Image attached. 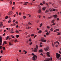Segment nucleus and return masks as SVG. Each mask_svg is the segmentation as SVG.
<instances>
[{
    "label": "nucleus",
    "mask_w": 61,
    "mask_h": 61,
    "mask_svg": "<svg viewBox=\"0 0 61 61\" xmlns=\"http://www.w3.org/2000/svg\"><path fill=\"white\" fill-rule=\"evenodd\" d=\"M37 49H38V46L37 45L36 46V48H34L33 51L34 52H37Z\"/></svg>",
    "instance_id": "obj_1"
},
{
    "label": "nucleus",
    "mask_w": 61,
    "mask_h": 61,
    "mask_svg": "<svg viewBox=\"0 0 61 61\" xmlns=\"http://www.w3.org/2000/svg\"><path fill=\"white\" fill-rule=\"evenodd\" d=\"M37 56L36 55H34L32 58V59L34 61L36 60V58H37Z\"/></svg>",
    "instance_id": "obj_2"
},
{
    "label": "nucleus",
    "mask_w": 61,
    "mask_h": 61,
    "mask_svg": "<svg viewBox=\"0 0 61 61\" xmlns=\"http://www.w3.org/2000/svg\"><path fill=\"white\" fill-rule=\"evenodd\" d=\"M41 40L42 42H46V40H45V38H42L41 39Z\"/></svg>",
    "instance_id": "obj_3"
},
{
    "label": "nucleus",
    "mask_w": 61,
    "mask_h": 61,
    "mask_svg": "<svg viewBox=\"0 0 61 61\" xmlns=\"http://www.w3.org/2000/svg\"><path fill=\"white\" fill-rule=\"evenodd\" d=\"M44 50L45 51H48L49 50V47L48 46H47L46 48H44Z\"/></svg>",
    "instance_id": "obj_4"
},
{
    "label": "nucleus",
    "mask_w": 61,
    "mask_h": 61,
    "mask_svg": "<svg viewBox=\"0 0 61 61\" xmlns=\"http://www.w3.org/2000/svg\"><path fill=\"white\" fill-rule=\"evenodd\" d=\"M56 54V58H59L61 56V55L60 54H58L57 53Z\"/></svg>",
    "instance_id": "obj_5"
},
{
    "label": "nucleus",
    "mask_w": 61,
    "mask_h": 61,
    "mask_svg": "<svg viewBox=\"0 0 61 61\" xmlns=\"http://www.w3.org/2000/svg\"><path fill=\"white\" fill-rule=\"evenodd\" d=\"M2 43V38H1V37L0 36V46H1Z\"/></svg>",
    "instance_id": "obj_6"
},
{
    "label": "nucleus",
    "mask_w": 61,
    "mask_h": 61,
    "mask_svg": "<svg viewBox=\"0 0 61 61\" xmlns=\"http://www.w3.org/2000/svg\"><path fill=\"white\" fill-rule=\"evenodd\" d=\"M46 55H47L48 57H50V52H46Z\"/></svg>",
    "instance_id": "obj_7"
},
{
    "label": "nucleus",
    "mask_w": 61,
    "mask_h": 61,
    "mask_svg": "<svg viewBox=\"0 0 61 61\" xmlns=\"http://www.w3.org/2000/svg\"><path fill=\"white\" fill-rule=\"evenodd\" d=\"M57 15L55 14V15H53V17H54V18L56 19V18L57 17Z\"/></svg>",
    "instance_id": "obj_8"
},
{
    "label": "nucleus",
    "mask_w": 61,
    "mask_h": 61,
    "mask_svg": "<svg viewBox=\"0 0 61 61\" xmlns=\"http://www.w3.org/2000/svg\"><path fill=\"white\" fill-rule=\"evenodd\" d=\"M12 13H13V12L12 11H10L8 13V15H11Z\"/></svg>",
    "instance_id": "obj_9"
},
{
    "label": "nucleus",
    "mask_w": 61,
    "mask_h": 61,
    "mask_svg": "<svg viewBox=\"0 0 61 61\" xmlns=\"http://www.w3.org/2000/svg\"><path fill=\"white\" fill-rule=\"evenodd\" d=\"M50 60V58H47V59H46L44 60L45 61H49Z\"/></svg>",
    "instance_id": "obj_10"
},
{
    "label": "nucleus",
    "mask_w": 61,
    "mask_h": 61,
    "mask_svg": "<svg viewBox=\"0 0 61 61\" xmlns=\"http://www.w3.org/2000/svg\"><path fill=\"white\" fill-rule=\"evenodd\" d=\"M46 9V7H44L42 8V9L43 11H45Z\"/></svg>",
    "instance_id": "obj_11"
},
{
    "label": "nucleus",
    "mask_w": 61,
    "mask_h": 61,
    "mask_svg": "<svg viewBox=\"0 0 61 61\" xmlns=\"http://www.w3.org/2000/svg\"><path fill=\"white\" fill-rule=\"evenodd\" d=\"M15 23H13L10 25V26H15Z\"/></svg>",
    "instance_id": "obj_12"
},
{
    "label": "nucleus",
    "mask_w": 61,
    "mask_h": 61,
    "mask_svg": "<svg viewBox=\"0 0 61 61\" xmlns=\"http://www.w3.org/2000/svg\"><path fill=\"white\" fill-rule=\"evenodd\" d=\"M41 10H39L37 12L39 14L41 13Z\"/></svg>",
    "instance_id": "obj_13"
},
{
    "label": "nucleus",
    "mask_w": 61,
    "mask_h": 61,
    "mask_svg": "<svg viewBox=\"0 0 61 61\" xmlns=\"http://www.w3.org/2000/svg\"><path fill=\"white\" fill-rule=\"evenodd\" d=\"M27 3H28V2H25L23 4L24 5H26Z\"/></svg>",
    "instance_id": "obj_14"
},
{
    "label": "nucleus",
    "mask_w": 61,
    "mask_h": 61,
    "mask_svg": "<svg viewBox=\"0 0 61 61\" xmlns=\"http://www.w3.org/2000/svg\"><path fill=\"white\" fill-rule=\"evenodd\" d=\"M43 52V51L42 49L39 51V53H40V52Z\"/></svg>",
    "instance_id": "obj_15"
},
{
    "label": "nucleus",
    "mask_w": 61,
    "mask_h": 61,
    "mask_svg": "<svg viewBox=\"0 0 61 61\" xmlns=\"http://www.w3.org/2000/svg\"><path fill=\"white\" fill-rule=\"evenodd\" d=\"M55 20L54 19L53 20H52L51 22V23H54L55 22Z\"/></svg>",
    "instance_id": "obj_16"
},
{
    "label": "nucleus",
    "mask_w": 61,
    "mask_h": 61,
    "mask_svg": "<svg viewBox=\"0 0 61 61\" xmlns=\"http://www.w3.org/2000/svg\"><path fill=\"white\" fill-rule=\"evenodd\" d=\"M15 43H17V42H18V41H17V39H16L14 41Z\"/></svg>",
    "instance_id": "obj_17"
},
{
    "label": "nucleus",
    "mask_w": 61,
    "mask_h": 61,
    "mask_svg": "<svg viewBox=\"0 0 61 61\" xmlns=\"http://www.w3.org/2000/svg\"><path fill=\"white\" fill-rule=\"evenodd\" d=\"M26 28L27 29H29V28H31V27H29L28 26L26 27Z\"/></svg>",
    "instance_id": "obj_18"
},
{
    "label": "nucleus",
    "mask_w": 61,
    "mask_h": 61,
    "mask_svg": "<svg viewBox=\"0 0 61 61\" xmlns=\"http://www.w3.org/2000/svg\"><path fill=\"white\" fill-rule=\"evenodd\" d=\"M42 31L41 30H40L37 33L38 34H39V33H42Z\"/></svg>",
    "instance_id": "obj_19"
},
{
    "label": "nucleus",
    "mask_w": 61,
    "mask_h": 61,
    "mask_svg": "<svg viewBox=\"0 0 61 61\" xmlns=\"http://www.w3.org/2000/svg\"><path fill=\"white\" fill-rule=\"evenodd\" d=\"M52 17H53L52 16H50V17H48V19H51V18H52Z\"/></svg>",
    "instance_id": "obj_20"
},
{
    "label": "nucleus",
    "mask_w": 61,
    "mask_h": 61,
    "mask_svg": "<svg viewBox=\"0 0 61 61\" xmlns=\"http://www.w3.org/2000/svg\"><path fill=\"white\" fill-rule=\"evenodd\" d=\"M49 10L50 12H52V10L51 8H50L49 9Z\"/></svg>",
    "instance_id": "obj_21"
},
{
    "label": "nucleus",
    "mask_w": 61,
    "mask_h": 61,
    "mask_svg": "<svg viewBox=\"0 0 61 61\" xmlns=\"http://www.w3.org/2000/svg\"><path fill=\"white\" fill-rule=\"evenodd\" d=\"M30 36H31V35H29L27 36H26V38H28V37H30Z\"/></svg>",
    "instance_id": "obj_22"
},
{
    "label": "nucleus",
    "mask_w": 61,
    "mask_h": 61,
    "mask_svg": "<svg viewBox=\"0 0 61 61\" xmlns=\"http://www.w3.org/2000/svg\"><path fill=\"white\" fill-rule=\"evenodd\" d=\"M50 30L51 32H52V31L54 30V29H53V28H51L50 29Z\"/></svg>",
    "instance_id": "obj_23"
},
{
    "label": "nucleus",
    "mask_w": 61,
    "mask_h": 61,
    "mask_svg": "<svg viewBox=\"0 0 61 61\" xmlns=\"http://www.w3.org/2000/svg\"><path fill=\"white\" fill-rule=\"evenodd\" d=\"M28 24L29 25H32V24L30 22H29Z\"/></svg>",
    "instance_id": "obj_24"
},
{
    "label": "nucleus",
    "mask_w": 61,
    "mask_h": 61,
    "mask_svg": "<svg viewBox=\"0 0 61 61\" xmlns=\"http://www.w3.org/2000/svg\"><path fill=\"white\" fill-rule=\"evenodd\" d=\"M16 37L17 38H18V37H19V35H17L16 36Z\"/></svg>",
    "instance_id": "obj_25"
},
{
    "label": "nucleus",
    "mask_w": 61,
    "mask_h": 61,
    "mask_svg": "<svg viewBox=\"0 0 61 61\" xmlns=\"http://www.w3.org/2000/svg\"><path fill=\"white\" fill-rule=\"evenodd\" d=\"M49 12V10H47L46 11H45V13H47V12Z\"/></svg>",
    "instance_id": "obj_26"
},
{
    "label": "nucleus",
    "mask_w": 61,
    "mask_h": 61,
    "mask_svg": "<svg viewBox=\"0 0 61 61\" xmlns=\"http://www.w3.org/2000/svg\"><path fill=\"white\" fill-rule=\"evenodd\" d=\"M15 32H16L17 33V34H18L19 33V31L17 30H16L15 31Z\"/></svg>",
    "instance_id": "obj_27"
},
{
    "label": "nucleus",
    "mask_w": 61,
    "mask_h": 61,
    "mask_svg": "<svg viewBox=\"0 0 61 61\" xmlns=\"http://www.w3.org/2000/svg\"><path fill=\"white\" fill-rule=\"evenodd\" d=\"M42 25H43V23H41V24H40V27H41V26H42Z\"/></svg>",
    "instance_id": "obj_28"
},
{
    "label": "nucleus",
    "mask_w": 61,
    "mask_h": 61,
    "mask_svg": "<svg viewBox=\"0 0 61 61\" xmlns=\"http://www.w3.org/2000/svg\"><path fill=\"white\" fill-rule=\"evenodd\" d=\"M10 3V5H12V0L11 1Z\"/></svg>",
    "instance_id": "obj_29"
},
{
    "label": "nucleus",
    "mask_w": 61,
    "mask_h": 61,
    "mask_svg": "<svg viewBox=\"0 0 61 61\" xmlns=\"http://www.w3.org/2000/svg\"><path fill=\"white\" fill-rule=\"evenodd\" d=\"M8 16H6L5 17V19H7V18H8Z\"/></svg>",
    "instance_id": "obj_30"
},
{
    "label": "nucleus",
    "mask_w": 61,
    "mask_h": 61,
    "mask_svg": "<svg viewBox=\"0 0 61 61\" xmlns=\"http://www.w3.org/2000/svg\"><path fill=\"white\" fill-rule=\"evenodd\" d=\"M52 46L53 47H54V43H53V41H52Z\"/></svg>",
    "instance_id": "obj_31"
},
{
    "label": "nucleus",
    "mask_w": 61,
    "mask_h": 61,
    "mask_svg": "<svg viewBox=\"0 0 61 61\" xmlns=\"http://www.w3.org/2000/svg\"><path fill=\"white\" fill-rule=\"evenodd\" d=\"M3 25V24L2 23L0 24V25L1 26H2Z\"/></svg>",
    "instance_id": "obj_32"
},
{
    "label": "nucleus",
    "mask_w": 61,
    "mask_h": 61,
    "mask_svg": "<svg viewBox=\"0 0 61 61\" xmlns=\"http://www.w3.org/2000/svg\"><path fill=\"white\" fill-rule=\"evenodd\" d=\"M57 60H60V58H57Z\"/></svg>",
    "instance_id": "obj_33"
},
{
    "label": "nucleus",
    "mask_w": 61,
    "mask_h": 61,
    "mask_svg": "<svg viewBox=\"0 0 61 61\" xmlns=\"http://www.w3.org/2000/svg\"><path fill=\"white\" fill-rule=\"evenodd\" d=\"M29 41L30 42H31L32 41V40L31 39V38H30L29 40Z\"/></svg>",
    "instance_id": "obj_34"
},
{
    "label": "nucleus",
    "mask_w": 61,
    "mask_h": 61,
    "mask_svg": "<svg viewBox=\"0 0 61 61\" xmlns=\"http://www.w3.org/2000/svg\"><path fill=\"white\" fill-rule=\"evenodd\" d=\"M9 38V36H8L6 37V40H7Z\"/></svg>",
    "instance_id": "obj_35"
},
{
    "label": "nucleus",
    "mask_w": 61,
    "mask_h": 61,
    "mask_svg": "<svg viewBox=\"0 0 61 61\" xmlns=\"http://www.w3.org/2000/svg\"><path fill=\"white\" fill-rule=\"evenodd\" d=\"M56 23H53L52 24V25H56Z\"/></svg>",
    "instance_id": "obj_36"
},
{
    "label": "nucleus",
    "mask_w": 61,
    "mask_h": 61,
    "mask_svg": "<svg viewBox=\"0 0 61 61\" xmlns=\"http://www.w3.org/2000/svg\"><path fill=\"white\" fill-rule=\"evenodd\" d=\"M46 34L47 35H49V33L48 32H47L46 33Z\"/></svg>",
    "instance_id": "obj_37"
},
{
    "label": "nucleus",
    "mask_w": 61,
    "mask_h": 61,
    "mask_svg": "<svg viewBox=\"0 0 61 61\" xmlns=\"http://www.w3.org/2000/svg\"><path fill=\"white\" fill-rule=\"evenodd\" d=\"M28 33L27 32H25V35H27V34H28Z\"/></svg>",
    "instance_id": "obj_38"
},
{
    "label": "nucleus",
    "mask_w": 61,
    "mask_h": 61,
    "mask_svg": "<svg viewBox=\"0 0 61 61\" xmlns=\"http://www.w3.org/2000/svg\"><path fill=\"white\" fill-rule=\"evenodd\" d=\"M34 34H32L31 35V36H34Z\"/></svg>",
    "instance_id": "obj_39"
},
{
    "label": "nucleus",
    "mask_w": 61,
    "mask_h": 61,
    "mask_svg": "<svg viewBox=\"0 0 61 61\" xmlns=\"http://www.w3.org/2000/svg\"><path fill=\"white\" fill-rule=\"evenodd\" d=\"M39 47H43V45H41Z\"/></svg>",
    "instance_id": "obj_40"
},
{
    "label": "nucleus",
    "mask_w": 61,
    "mask_h": 61,
    "mask_svg": "<svg viewBox=\"0 0 61 61\" xmlns=\"http://www.w3.org/2000/svg\"><path fill=\"white\" fill-rule=\"evenodd\" d=\"M52 10L53 11H56V9H53Z\"/></svg>",
    "instance_id": "obj_41"
},
{
    "label": "nucleus",
    "mask_w": 61,
    "mask_h": 61,
    "mask_svg": "<svg viewBox=\"0 0 61 61\" xmlns=\"http://www.w3.org/2000/svg\"><path fill=\"white\" fill-rule=\"evenodd\" d=\"M42 3L43 4H46V3L45 2V1H43L42 2Z\"/></svg>",
    "instance_id": "obj_42"
},
{
    "label": "nucleus",
    "mask_w": 61,
    "mask_h": 61,
    "mask_svg": "<svg viewBox=\"0 0 61 61\" xmlns=\"http://www.w3.org/2000/svg\"><path fill=\"white\" fill-rule=\"evenodd\" d=\"M47 28H48L49 29L50 28V27L49 26H47Z\"/></svg>",
    "instance_id": "obj_43"
},
{
    "label": "nucleus",
    "mask_w": 61,
    "mask_h": 61,
    "mask_svg": "<svg viewBox=\"0 0 61 61\" xmlns=\"http://www.w3.org/2000/svg\"><path fill=\"white\" fill-rule=\"evenodd\" d=\"M43 45V43L42 42H40V45Z\"/></svg>",
    "instance_id": "obj_44"
},
{
    "label": "nucleus",
    "mask_w": 61,
    "mask_h": 61,
    "mask_svg": "<svg viewBox=\"0 0 61 61\" xmlns=\"http://www.w3.org/2000/svg\"><path fill=\"white\" fill-rule=\"evenodd\" d=\"M9 46H11V42H9Z\"/></svg>",
    "instance_id": "obj_45"
},
{
    "label": "nucleus",
    "mask_w": 61,
    "mask_h": 61,
    "mask_svg": "<svg viewBox=\"0 0 61 61\" xmlns=\"http://www.w3.org/2000/svg\"><path fill=\"white\" fill-rule=\"evenodd\" d=\"M61 34H60V33H59L58 34H57V35L58 36H59V35H60Z\"/></svg>",
    "instance_id": "obj_46"
},
{
    "label": "nucleus",
    "mask_w": 61,
    "mask_h": 61,
    "mask_svg": "<svg viewBox=\"0 0 61 61\" xmlns=\"http://www.w3.org/2000/svg\"><path fill=\"white\" fill-rule=\"evenodd\" d=\"M10 22H11V20H9L8 22V23H10Z\"/></svg>",
    "instance_id": "obj_47"
},
{
    "label": "nucleus",
    "mask_w": 61,
    "mask_h": 61,
    "mask_svg": "<svg viewBox=\"0 0 61 61\" xmlns=\"http://www.w3.org/2000/svg\"><path fill=\"white\" fill-rule=\"evenodd\" d=\"M12 10H14L15 9V8H14V7H12Z\"/></svg>",
    "instance_id": "obj_48"
},
{
    "label": "nucleus",
    "mask_w": 61,
    "mask_h": 61,
    "mask_svg": "<svg viewBox=\"0 0 61 61\" xmlns=\"http://www.w3.org/2000/svg\"><path fill=\"white\" fill-rule=\"evenodd\" d=\"M56 43H57L58 44H59V42L58 41H56Z\"/></svg>",
    "instance_id": "obj_49"
},
{
    "label": "nucleus",
    "mask_w": 61,
    "mask_h": 61,
    "mask_svg": "<svg viewBox=\"0 0 61 61\" xmlns=\"http://www.w3.org/2000/svg\"><path fill=\"white\" fill-rule=\"evenodd\" d=\"M4 44H7V43H6V41H4Z\"/></svg>",
    "instance_id": "obj_50"
},
{
    "label": "nucleus",
    "mask_w": 61,
    "mask_h": 61,
    "mask_svg": "<svg viewBox=\"0 0 61 61\" xmlns=\"http://www.w3.org/2000/svg\"><path fill=\"white\" fill-rule=\"evenodd\" d=\"M40 5H43V4L42 3H40Z\"/></svg>",
    "instance_id": "obj_51"
},
{
    "label": "nucleus",
    "mask_w": 61,
    "mask_h": 61,
    "mask_svg": "<svg viewBox=\"0 0 61 61\" xmlns=\"http://www.w3.org/2000/svg\"><path fill=\"white\" fill-rule=\"evenodd\" d=\"M19 14L20 15H21L22 14V13H21V12H20L19 13Z\"/></svg>",
    "instance_id": "obj_52"
},
{
    "label": "nucleus",
    "mask_w": 61,
    "mask_h": 61,
    "mask_svg": "<svg viewBox=\"0 0 61 61\" xmlns=\"http://www.w3.org/2000/svg\"><path fill=\"white\" fill-rule=\"evenodd\" d=\"M18 24L16 26V28H17L18 27Z\"/></svg>",
    "instance_id": "obj_53"
},
{
    "label": "nucleus",
    "mask_w": 61,
    "mask_h": 61,
    "mask_svg": "<svg viewBox=\"0 0 61 61\" xmlns=\"http://www.w3.org/2000/svg\"><path fill=\"white\" fill-rule=\"evenodd\" d=\"M32 42H31L29 43L30 45H32Z\"/></svg>",
    "instance_id": "obj_54"
},
{
    "label": "nucleus",
    "mask_w": 61,
    "mask_h": 61,
    "mask_svg": "<svg viewBox=\"0 0 61 61\" xmlns=\"http://www.w3.org/2000/svg\"><path fill=\"white\" fill-rule=\"evenodd\" d=\"M23 18H24V19H25V18H26V16H23Z\"/></svg>",
    "instance_id": "obj_55"
},
{
    "label": "nucleus",
    "mask_w": 61,
    "mask_h": 61,
    "mask_svg": "<svg viewBox=\"0 0 61 61\" xmlns=\"http://www.w3.org/2000/svg\"><path fill=\"white\" fill-rule=\"evenodd\" d=\"M28 15H29V17H31V15H30V14H29Z\"/></svg>",
    "instance_id": "obj_56"
},
{
    "label": "nucleus",
    "mask_w": 61,
    "mask_h": 61,
    "mask_svg": "<svg viewBox=\"0 0 61 61\" xmlns=\"http://www.w3.org/2000/svg\"><path fill=\"white\" fill-rule=\"evenodd\" d=\"M36 36H37V35H35L34 36V38H35V37H36Z\"/></svg>",
    "instance_id": "obj_57"
},
{
    "label": "nucleus",
    "mask_w": 61,
    "mask_h": 61,
    "mask_svg": "<svg viewBox=\"0 0 61 61\" xmlns=\"http://www.w3.org/2000/svg\"><path fill=\"white\" fill-rule=\"evenodd\" d=\"M15 20H14L13 21V23H14V22H15Z\"/></svg>",
    "instance_id": "obj_58"
},
{
    "label": "nucleus",
    "mask_w": 61,
    "mask_h": 61,
    "mask_svg": "<svg viewBox=\"0 0 61 61\" xmlns=\"http://www.w3.org/2000/svg\"><path fill=\"white\" fill-rule=\"evenodd\" d=\"M39 18H41V15H39Z\"/></svg>",
    "instance_id": "obj_59"
},
{
    "label": "nucleus",
    "mask_w": 61,
    "mask_h": 61,
    "mask_svg": "<svg viewBox=\"0 0 61 61\" xmlns=\"http://www.w3.org/2000/svg\"><path fill=\"white\" fill-rule=\"evenodd\" d=\"M2 46H0V49H2Z\"/></svg>",
    "instance_id": "obj_60"
},
{
    "label": "nucleus",
    "mask_w": 61,
    "mask_h": 61,
    "mask_svg": "<svg viewBox=\"0 0 61 61\" xmlns=\"http://www.w3.org/2000/svg\"><path fill=\"white\" fill-rule=\"evenodd\" d=\"M48 5V3H47L46 4V5Z\"/></svg>",
    "instance_id": "obj_61"
},
{
    "label": "nucleus",
    "mask_w": 61,
    "mask_h": 61,
    "mask_svg": "<svg viewBox=\"0 0 61 61\" xmlns=\"http://www.w3.org/2000/svg\"><path fill=\"white\" fill-rule=\"evenodd\" d=\"M57 21L59 20V18H57Z\"/></svg>",
    "instance_id": "obj_62"
},
{
    "label": "nucleus",
    "mask_w": 61,
    "mask_h": 61,
    "mask_svg": "<svg viewBox=\"0 0 61 61\" xmlns=\"http://www.w3.org/2000/svg\"><path fill=\"white\" fill-rule=\"evenodd\" d=\"M35 55V53H32L31 55L32 56H34Z\"/></svg>",
    "instance_id": "obj_63"
},
{
    "label": "nucleus",
    "mask_w": 61,
    "mask_h": 61,
    "mask_svg": "<svg viewBox=\"0 0 61 61\" xmlns=\"http://www.w3.org/2000/svg\"><path fill=\"white\" fill-rule=\"evenodd\" d=\"M15 2H14L13 3V5H15Z\"/></svg>",
    "instance_id": "obj_64"
}]
</instances>
